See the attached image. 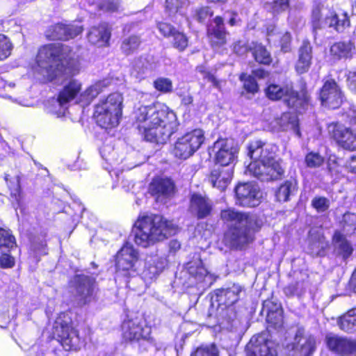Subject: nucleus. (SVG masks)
<instances>
[{
  "label": "nucleus",
  "instance_id": "3c124183",
  "mask_svg": "<svg viewBox=\"0 0 356 356\" xmlns=\"http://www.w3.org/2000/svg\"><path fill=\"white\" fill-rule=\"evenodd\" d=\"M323 158L318 153L310 152L305 158L307 166L316 168L320 166L323 163Z\"/></svg>",
  "mask_w": 356,
  "mask_h": 356
},
{
  "label": "nucleus",
  "instance_id": "423d86ee",
  "mask_svg": "<svg viewBox=\"0 0 356 356\" xmlns=\"http://www.w3.org/2000/svg\"><path fill=\"white\" fill-rule=\"evenodd\" d=\"M123 97L119 92H113L101 99L95 106L94 117L102 128L108 129L118 125L122 117Z\"/></svg>",
  "mask_w": 356,
  "mask_h": 356
},
{
  "label": "nucleus",
  "instance_id": "6e6d98bb",
  "mask_svg": "<svg viewBox=\"0 0 356 356\" xmlns=\"http://www.w3.org/2000/svg\"><path fill=\"white\" fill-rule=\"evenodd\" d=\"M268 3L272 5L274 13L285 10L289 7V0H272Z\"/></svg>",
  "mask_w": 356,
  "mask_h": 356
},
{
  "label": "nucleus",
  "instance_id": "ddd939ff",
  "mask_svg": "<svg viewBox=\"0 0 356 356\" xmlns=\"http://www.w3.org/2000/svg\"><path fill=\"white\" fill-rule=\"evenodd\" d=\"M216 161L225 168L231 167L237 159L238 147L233 139L220 138L213 147Z\"/></svg>",
  "mask_w": 356,
  "mask_h": 356
},
{
  "label": "nucleus",
  "instance_id": "b1692460",
  "mask_svg": "<svg viewBox=\"0 0 356 356\" xmlns=\"http://www.w3.org/2000/svg\"><path fill=\"white\" fill-rule=\"evenodd\" d=\"M167 260L158 254L147 256L145 260L143 276L145 280L156 278L165 268Z\"/></svg>",
  "mask_w": 356,
  "mask_h": 356
},
{
  "label": "nucleus",
  "instance_id": "79ce46f5",
  "mask_svg": "<svg viewBox=\"0 0 356 356\" xmlns=\"http://www.w3.org/2000/svg\"><path fill=\"white\" fill-rule=\"evenodd\" d=\"M140 44V38L136 35H131L122 40L121 49L124 54L130 55L138 48Z\"/></svg>",
  "mask_w": 356,
  "mask_h": 356
},
{
  "label": "nucleus",
  "instance_id": "393cba45",
  "mask_svg": "<svg viewBox=\"0 0 356 356\" xmlns=\"http://www.w3.org/2000/svg\"><path fill=\"white\" fill-rule=\"evenodd\" d=\"M270 124L274 131L292 130L298 136H300L298 120L295 114L284 113L281 117L275 118Z\"/></svg>",
  "mask_w": 356,
  "mask_h": 356
},
{
  "label": "nucleus",
  "instance_id": "c9c22d12",
  "mask_svg": "<svg viewBox=\"0 0 356 356\" xmlns=\"http://www.w3.org/2000/svg\"><path fill=\"white\" fill-rule=\"evenodd\" d=\"M353 48L354 44L351 42H336L331 46L330 52L334 59H340L349 57Z\"/></svg>",
  "mask_w": 356,
  "mask_h": 356
},
{
  "label": "nucleus",
  "instance_id": "7c9ffc66",
  "mask_svg": "<svg viewBox=\"0 0 356 356\" xmlns=\"http://www.w3.org/2000/svg\"><path fill=\"white\" fill-rule=\"evenodd\" d=\"M312 50L310 42L303 41L298 50V59L296 64V70L298 74H304L309 70L312 58Z\"/></svg>",
  "mask_w": 356,
  "mask_h": 356
},
{
  "label": "nucleus",
  "instance_id": "72a5a7b5",
  "mask_svg": "<svg viewBox=\"0 0 356 356\" xmlns=\"http://www.w3.org/2000/svg\"><path fill=\"white\" fill-rule=\"evenodd\" d=\"M334 250L344 259L348 257L353 252V248L346 237L340 232H335L332 237Z\"/></svg>",
  "mask_w": 356,
  "mask_h": 356
},
{
  "label": "nucleus",
  "instance_id": "a18cd8bd",
  "mask_svg": "<svg viewBox=\"0 0 356 356\" xmlns=\"http://www.w3.org/2000/svg\"><path fill=\"white\" fill-rule=\"evenodd\" d=\"M154 88L163 93H169L172 91V81L165 77H159L153 82Z\"/></svg>",
  "mask_w": 356,
  "mask_h": 356
},
{
  "label": "nucleus",
  "instance_id": "0e129e2a",
  "mask_svg": "<svg viewBox=\"0 0 356 356\" xmlns=\"http://www.w3.org/2000/svg\"><path fill=\"white\" fill-rule=\"evenodd\" d=\"M355 72H349L347 80L349 82L350 87L354 90L356 88V83H355L354 77L355 76Z\"/></svg>",
  "mask_w": 356,
  "mask_h": 356
},
{
  "label": "nucleus",
  "instance_id": "de8ad7c7",
  "mask_svg": "<svg viewBox=\"0 0 356 356\" xmlns=\"http://www.w3.org/2000/svg\"><path fill=\"white\" fill-rule=\"evenodd\" d=\"M191 356H218L215 345L199 347Z\"/></svg>",
  "mask_w": 356,
  "mask_h": 356
},
{
  "label": "nucleus",
  "instance_id": "e2e57ef3",
  "mask_svg": "<svg viewBox=\"0 0 356 356\" xmlns=\"http://www.w3.org/2000/svg\"><path fill=\"white\" fill-rule=\"evenodd\" d=\"M210 10L208 7L202 8L200 10L197 12V18L200 22H202L204 19L211 15Z\"/></svg>",
  "mask_w": 356,
  "mask_h": 356
},
{
  "label": "nucleus",
  "instance_id": "774afa93",
  "mask_svg": "<svg viewBox=\"0 0 356 356\" xmlns=\"http://www.w3.org/2000/svg\"><path fill=\"white\" fill-rule=\"evenodd\" d=\"M193 102V98L191 96H186L182 99V102L184 104H190Z\"/></svg>",
  "mask_w": 356,
  "mask_h": 356
},
{
  "label": "nucleus",
  "instance_id": "f3484780",
  "mask_svg": "<svg viewBox=\"0 0 356 356\" xmlns=\"http://www.w3.org/2000/svg\"><path fill=\"white\" fill-rule=\"evenodd\" d=\"M330 136L343 148L354 150L356 148V136L353 131L339 123H332L328 126Z\"/></svg>",
  "mask_w": 356,
  "mask_h": 356
},
{
  "label": "nucleus",
  "instance_id": "c85d7f7f",
  "mask_svg": "<svg viewBox=\"0 0 356 356\" xmlns=\"http://www.w3.org/2000/svg\"><path fill=\"white\" fill-rule=\"evenodd\" d=\"M242 291L243 288L240 285L234 284L231 287L219 290L217 293V300L219 305L228 308L238 300Z\"/></svg>",
  "mask_w": 356,
  "mask_h": 356
},
{
  "label": "nucleus",
  "instance_id": "c03bdc74",
  "mask_svg": "<svg viewBox=\"0 0 356 356\" xmlns=\"http://www.w3.org/2000/svg\"><path fill=\"white\" fill-rule=\"evenodd\" d=\"M13 45L10 39L3 34H0V61L8 58L12 52Z\"/></svg>",
  "mask_w": 356,
  "mask_h": 356
},
{
  "label": "nucleus",
  "instance_id": "5701e85b",
  "mask_svg": "<svg viewBox=\"0 0 356 356\" xmlns=\"http://www.w3.org/2000/svg\"><path fill=\"white\" fill-rule=\"evenodd\" d=\"M73 283L80 300L83 303L90 302L95 288V280L87 275H79L74 277Z\"/></svg>",
  "mask_w": 356,
  "mask_h": 356
},
{
  "label": "nucleus",
  "instance_id": "58836bf2",
  "mask_svg": "<svg viewBox=\"0 0 356 356\" xmlns=\"http://www.w3.org/2000/svg\"><path fill=\"white\" fill-rule=\"evenodd\" d=\"M4 179L10 191L11 195L19 202L21 195L20 175L17 174L14 176H11L9 174H6Z\"/></svg>",
  "mask_w": 356,
  "mask_h": 356
},
{
  "label": "nucleus",
  "instance_id": "a211bd4d",
  "mask_svg": "<svg viewBox=\"0 0 356 356\" xmlns=\"http://www.w3.org/2000/svg\"><path fill=\"white\" fill-rule=\"evenodd\" d=\"M149 191L157 202L165 203L175 194L174 182L168 178L154 179L149 184Z\"/></svg>",
  "mask_w": 356,
  "mask_h": 356
},
{
  "label": "nucleus",
  "instance_id": "4468645a",
  "mask_svg": "<svg viewBox=\"0 0 356 356\" xmlns=\"http://www.w3.org/2000/svg\"><path fill=\"white\" fill-rule=\"evenodd\" d=\"M277 147L259 140L251 141L248 145V155L252 161L269 163H281L276 159Z\"/></svg>",
  "mask_w": 356,
  "mask_h": 356
},
{
  "label": "nucleus",
  "instance_id": "f257e3e1",
  "mask_svg": "<svg viewBox=\"0 0 356 356\" xmlns=\"http://www.w3.org/2000/svg\"><path fill=\"white\" fill-rule=\"evenodd\" d=\"M135 117L145 139L157 143H165L178 126L175 113L160 103L140 106Z\"/></svg>",
  "mask_w": 356,
  "mask_h": 356
},
{
  "label": "nucleus",
  "instance_id": "bf43d9fd",
  "mask_svg": "<svg viewBox=\"0 0 356 356\" xmlns=\"http://www.w3.org/2000/svg\"><path fill=\"white\" fill-rule=\"evenodd\" d=\"M15 264V259L10 254L3 253L0 257V266L2 268H11Z\"/></svg>",
  "mask_w": 356,
  "mask_h": 356
},
{
  "label": "nucleus",
  "instance_id": "4d7b16f0",
  "mask_svg": "<svg viewBox=\"0 0 356 356\" xmlns=\"http://www.w3.org/2000/svg\"><path fill=\"white\" fill-rule=\"evenodd\" d=\"M158 29L161 34L165 37H170L174 35L176 30L170 24L164 22H160L158 24Z\"/></svg>",
  "mask_w": 356,
  "mask_h": 356
},
{
  "label": "nucleus",
  "instance_id": "09e8293b",
  "mask_svg": "<svg viewBox=\"0 0 356 356\" xmlns=\"http://www.w3.org/2000/svg\"><path fill=\"white\" fill-rule=\"evenodd\" d=\"M240 79L243 81L244 88L248 92L254 93L257 91L258 86L254 77L251 76H247L246 74H242Z\"/></svg>",
  "mask_w": 356,
  "mask_h": 356
},
{
  "label": "nucleus",
  "instance_id": "9d476101",
  "mask_svg": "<svg viewBox=\"0 0 356 356\" xmlns=\"http://www.w3.org/2000/svg\"><path fill=\"white\" fill-rule=\"evenodd\" d=\"M204 140V133L202 129H193L177 140L172 153L179 159H186L201 147Z\"/></svg>",
  "mask_w": 356,
  "mask_h": 356
},
{
  "label": "nucleus",
  "instance_id": "0eeeda50",
  "mask_svg": "<svg viewBox=\"0 0 356 356\" xmlns=\"http://www.w3.org/2000/svg\"><path fill=\"white\" fill-rule=\"evenodd\" d=\"M54 334L66 350H76L83 344L78 331L72 325V321L67 314L61 313L53 325Z\"/></svg>",
  "mask_w": 356,
  "mask_h": 356
},
{
  "label": "nucleus",
  "instance_id": "f704fd0d",
  "mask_svg": "<svg viewBox=\"0 0 356 356\" xmlns=\"http://www.w3.org/2000/svg\"><path fill=\"white\" fill-rule=\"evenodd\" d=\"M152 71V66L145 58H138L132 63L131 74L137 79H143Z\"/></svg>",
  "mask_w": 356,
  "mask_h": 356
},
{
  "label": "nucleus",
  "instance_id": "f03ea898",
  "mask_svg": "<svg viewBox=\"0 0 356 356\" xmlns=\"http://www.w3.org/2000/svg\"><path fill=\"white\" fill-rule=\"evenodd\" d=\"M71 51L60 44H47L40 48L33 70L48 81L70 72Z\"/></svg>",
  "mask_w": 356,
  "mask_h": 356
},
{
  "label": "nucleus",
  "instance_id": "aec40b11",
  "mask_svg": "<svg viewBox=\"0 0 356 356\" xmlns=\"http://www.w3.org/2000/svg\"><path fill=\"white\" fill-rule=\"evenodd\" d=\"M83 31L81 26L77 24L65 25L57 23L50 26L45 32L49 40H68L79 35Z\"/></svg>",
  "mask_w": 356,
  "mask_h": 356
},
{
  "label": "nucleus",
  "instance_id": "39448f33",
  "mask_svg": "<svg viewBox=\"0 0 356 356\" xmlns=\"http://www.w3.org/2000/svg\"><path fill=\"white\" fill-rule=\"evenodd\" d=\"M109 84L110 82L107 79L99 81L80 93L81 83L77 80H71L59 92L56 102L59 105L60 108L55 113L58 117L64 115L66 111V104L72 100H75L76 103L82 104L83 106L90 104Z\"/></svg>",
  "mask_w": 356,
  "mask_h": 356
},
{
  "label": "nucleus",
  "instance_id": "1a4fd4ad",
  "mask_svg": "<svg viewBox=\"0 0 356 356\" xmlns=\"http://www.w3.org/2000/svg\"><path fill=\"white\" fill-rule=\"evenodd\" d=\"M323 6L321 3L316 4L312 9L311 23L314 31H316L327 25L333 28L339 33L343 32L350 26V21L347 14L343 13L341 17L334 12H330L324 19L322 17V9Z\"/></svg>",
  "mask_w": 356,
  "mask_h": 356
},
{
  "label": "nucleus",
  "instance_id": "dca6fc26",
  "mask_svg": "<svg viewBox=\"0 0 356 356\" xmlns=\"http://www.w3.org/2000/svg\"><path fill=\"white\" fill-rule=\"evenodd\" d=\"M236 204L242 207H254L260 203L261 193L252 183L239 184L235 188Z\"/></svg>",
  "mask_w": 356,
  "mask_h": 356
},
{
  "label": "nucleus",
  "instance_id": "20e7f679",
  "mask_svg": "<svg viewBox=\"0 0 356 356\" xmlns=\"http://www.w3.org/2000/svg\"><path fill=\"white\" fill-rule=\"evenodd\" d=\"M132 232L138 246L147 248L176 232V227L161 216H145L135 222Z\"/></svg>",
  "mask_w": 356,
  "mask_h": 356
},
{
  "label": "nucleus",
  "instance_id": "ea45409f",
  "mask_svg": "<svg viewBox=\"0 0 356 356\" xmlns=\"http://www.w3.org/2000/svg\"><path fill=\"white\" fill-rule=\"evenodd\" d=\"M188 6V0H165V9L170 15H184Z\"/></svg>",
  "mask_w": 356,
  "mask_h": 356
},
{
  "label": "nucleus",
  "instance_id": "bb28decb",
  "mask_svg": "<svg viewBox=\"0 0 356 356\" xmlns=\"http://www.w3.org/2000/svg\"><path fill=\"white\" fill-rule=\"evenodd\" d=\"M232 175V167L218 166L212 170L209 181L213 187L224 191L230 183Z\"/></svg>",
  "mask_w": 356,
  "mask_h": 356
},
{
  "label": "nucleus",
  "instance_id": "49530a36",
  "mask_svg": "<svg viewBox=\"0 0 356 356\" xmlns=\"http://www.w3.org/2000/svg\"><path fill=\"white\" fill-rule=\"evenodd\" d=\"M173 47L179 51H184L188 46V39L186 36L177 31L172 35Z\"/></svg>",
  "mask_w": 356,
  "mask_h": 356
},
{
  "label": "nucleus",
  "instance_id": "4c0bfd02",
  "mask_svg": "<svg viewBox=\"0 0 356 356\" xmlns=\"http://www.w3.org/2000/svg\"><path fill=\"white\" fill-rule=\"evenodd\" d=\"M356 310L351 309L338 321L339 327L347 332H353L355 330Z\"/></svg>",
  "mask_w": 356,
  "mask_h": 356
},
{
  "label": "nucleus",
  "instance_id": "338daca9",
  "mask_svg": "<svg viewBox=\"0 0 356 356\" xmlns=\"http://www.w3.org/2000/svg\"><path fill=\"white\" fill-rule=\"evenodd\" d=\"M106 149H111V147H108V146H104V147H103L101 149V150H100V153H101V154H102V157H103L105 160H106V161H110V159H109V158H108V157L106 156Z\"/></svg>",
  "mask_w": 356,
  "mask_h": 356
},
{
  "label": "nucleus",
  "instance_id": "9b49d317",
  "mask_svg": "<svg viewBox=\"0 0 356 356\" xmlns=\"http://www.w3.org/2000/svg\"><path fill=\"white\" fill-rule=\"evenodd\" d=\"M151 332V327L146 325L140 316H128L122 324V334L125 340L139 341L146 339Z\"/></svg>",
  "mask_w": 356,
  "mask_h": 356
},
{
  "label": "nucleus",
  "instance_id": "a878e982",
  "mask_svg": "<svg viewBox=\"0 0 356 356\" xmlns=\"http://www.w3.org/2000/svg\"><path fill=\"white\" fill-rule=\"evenodd\" d=\"M316 340L313 336L299 337L296 335L291 345L293 356H310L316 350Z\"/></svg>",
  "mask_w": 356,
  "mask_h": 356
},
{
  "label": "nucleus",
  "instance_id": "680f3d73",
  "mask_svg": "<svg viewBox=\"0 0 356 356\" xmlns=\"http://www.w3.org/2000/svg\"><path fill=\"white\" fill-rule=\"evenodd\" d=\"M275 314L273 312H268V315H267V319L269 322H272L273 323V316ZM276 321L275 322H273V323L276 325H281L282 324V312L281 311H277L276 312Z\"/></svg>",
  "mask_w": 356,
  "mask_h": 356
},
{
  "label": "nucleus",
  "instance_id": "f8f14e48",
  "mask_svg": "<svg viewBox=\"0 0 356 356\" xmlns=\"http://www.w3.org/2000/svg\"><path fill=\"white\" fill-rule=\"evenodd\" d=\"M281 163H269L252 161L248 166L246 173L263 181L280 179L284 174Z\"/></svg>",
  "mask_w": 356,
  "mask_h": 356
},
{
  "label": "nucleus",
  "instance_id": "13d9d810",
  "mask_svg": "<svg viewBox=\"0 0 356 356\" xmlns=\"http://www.w3.org/2000/svg\"><path fill=\"white\" fill-rule=\"evenodd\" d=\"M302 284L296 282L295 284H291L284 288V293L287 296L300 295L302 292Z\"/></svg>",
  "mask_w": 356,
  "mask_h": 356
},
{
  "label": "nucleus",
  "instance_id": "603ef678",
  "mask_svg": "<svg viewBox=\"0 0 356 356\" xmlns=\"http://www.w3.org/2000/svg\"><path fill=\"white\" fill-rule=\"evenodd\" d=\"M102 10L108 11V12H115L117 11L120 8V1L119 0H104L100 6Z\"/></svg>",
  "mask_w": 356,
  "mask_h": 356
},
{
  "label": "nucleus",
  "instance_id": "69168bd1",
  "mask_svg": "<svg viewBox=\"0 0 356 356\" xmlns=\"http://www.w3.org/2000/svg\"><path fill=\"white\" fill-rule=\"evenodd\" d=\"M254 74L259 78H264L266 76V72L263 70H258L254 71Z\"/></svg>",
  "mask_w": 356,
  "mask_h": 356
},
{
  "label": "nucleus",
  "instance_id": "8fccbe9b",
  "mask_svg": "<svg viewBox=\"0 0 356 356\" xmlns=\"http://www.w3.org/2000/svg\"><path fill=\"white\" fill-rule=\"evenodd\" d=\"M312 205L318 212L326 211L330 207V201L324 197H315L312 201Z\"/></svg>",
  "mask_w": 356,
  "mask_h": 356
},
{
  "label": "nucleus",
  "instance_id": "37998d69",
  "mask_svg": "<svg viewBox=\"0 0 356 356\" xmlns=\"http://www.w3.org/2000/svg\"><path fill=\"white\" fill-rule=\"evenodd\" d=\"M16 243L15 237L11 233L0 227V250L3 252L9 250L15 247Z\"/></svg>",
  "mask_w": 356,
  "mask_h": 356
},
{
  "label": "nucleus",
  "instance_id": "052dcab7",
  "mask_svg": "<svg viewBox=\"0 0 356 356\" xmlns=\"http://www.w3.org/2000/svg\"><path fill=\"white\" fill-rule=\"evenodd\" d=\"M197 70L203 74L204 78L207 79L209 81L211 82L213 85L216 87H218V82L213 74H211L209 72H206L204 70V67L200 66L197 68Z\"/></svg>",
  "mask_w": 356,
  "mask_h": 356
},
{
  "label": "nucleus",
  "instance_id": "2eb2a0df",
  "mask_svg": "<svg viewBox=\"0 0 356 356\" xmlns=\"http://www.w3.org/2000/svg\"><path fill=\"white\" fill-rule=\"evenodd\" d=\"M138 261V252L134 246L125 243L117 252L115 266L117 271L123 275H127L136 270V264Z\"/></svg>",
  "mask_w": 356,
  "mask_h": 356
},
{
  "label": "nucleus",
  "instance_id": "cd10ccee",
  "mask_svg": "<svg viewBox=\"0 0 356 356\" xmlns=\"http://www.w3.org/2000/svg\"><path fill=\"white\" fill-rule=\"evenodd\" d=\"M328 348L339 354L348 355L355 348V343L346 338L329 334L326 338Z\"/></svg>",
  "mask_w": 356,
  "mask_h": 356
},
{
  "label": "nucleus",
  "instance_id": "6ab92c4d",
  "mask_svg": "<svg viewBox=\"0 0 356 356\" xmlns=\"http://www.w3.org/2000/svg\"><path fill=\"white\" fill-rule=\"evenodd\" d=\"M247 356H277L275 343L262 336L252 337L247 346Z\"/></svg>",
  "mask_w": 356,
  "mask_h": 356
},
{
  "label": "nucleus",
  "instance_id": "e433bc0d",
  "mask_svg": "<svg viewBox=\"0 0 356 356\" xmlns=\"http://www.w3.org/2000/svg\"><path fill=\"white\" fill-rule=\"evenodd\" d=\"M296 191V184L294 181H284L277 190L275 196L279 202H286L291 195Z\"/></svg>",
  "mask_w": 356,
  "mask_h": 356
},
{
  "label": "nucleus",
  "instance_id": "864d4df0",
  "mask_svg": "<svg viewBox=\"0 0 356 356\" xmlns=\"http://www.w3.org/2000/svg\"><path fill=\"white\" fill-rule=\"evenodd\" d=\"M291 33L289 32H285L280 39V47L283 52L286 53L291 51Z\"/></svg>",
  "mask_w": 356,
  "mask_h": 356
},
{
  "label": "nucleus",
  "instance_id": "412c9836",
  "mask_svg": "<svg viewBox=\"0 0 356 356\" xmlns=\"http://www.w3.org/2000/svg\"><path fill=\"white\" fill-rule=\"evenodd\" d=\"M320 98L323 106L332 109L339 107L342 102L341 90L334 81H327L324 83Z\"/></svg>",
  "mask_w": 356,
  "mask_h": 356
},
{
  "label": "nucleus",
  "instance_id": "a19ab883",
  "mask_svg": "<svg viewBox=\"0 0 356 356\" xmlns=\"http://www.w3.org/2000/svg\"><path fill=\"white\" fill-rule=\"evenodd\" d=\"M252 44L253 47L252 51L256 61L264 65L269 64L272 58L266 49L261 44L252 43Z\"/></svg>",
  "mask_w": 356,
  "mask_h": 356
},
{
  "label": "nucleus",
  "instance_id": "c756f323",
  "mask_svg": "<svg viewBox=\"0 0 356 356\" xmlns=\"http://www.w3.org/2000/svg\"><path fill=\"white\" fill-rule=\"evenodd\" d=\"M111 38V31L106 24L93 26L88 33V41L98 47H104L108 44Z\"/></svg>",
  "mask_w": 356,
  "mask_h": 356
},
{
  "label": "nucleus",
  "instance_id": "473e14b6",
  "mask_svg": "<svg viewBox=\"0 0 356 356\" xmlns=\"http://www.w3.org/2000/svg\"><path fill=\"white\" fill-rule=\"evenodd\" d=\"M208 33L211 35L212 42L217 45H222L225 43L226 32L225 31L223 20L220 17H216L213 23L208 28Z\"/></svg>",
  "mask_w": 356,
  "mask_h": 356
},
{
  "label": "nucleus",
  "instance_id": "4be33fe9",
  "mask_svg": "<svg viewBox=\"0 0 356 356\" xmlns=\"http://www.w3.org/2000/svg\"><path fill=\"white\" fill-rule=\"evenodd\" d=\"M213 203L207 197L200 194H193L190 199L189 211L197 219L208 217L212 211Z\"/></svg>",
  "mask_w": 356,
  "mask_h": 356
},
{
  "label": "nucleus",
  "instance_id": "7ed1b4c3",
  "mask_svg": "<svg viewBox=\"0 0 356 356\" xmlns=\"http://www.w3.org/2000/svg\"><path fill=\"white\" fill-rule=\"evenodd\" d=\"M220 218L229 227L226 240L235 248H241L252 241V234L260 227L256 216L233 208L222 210Z\"/></svg>",
  "mask_w": 356,
  "mask_h": 356
},
{
  "label": "nucleus",
  "instance_id": "2f4dec72",
  "mask_svg": "<svg viewBox=\"0 0 356 356\" xmlns=\"http://www.w3.org/2000/svg\"><path fill=\"white\" fill-rule=\"evenodd\" d=\"M186 269L189 275L193 277L197 283L202 282L208 273L207 268L204 266L198 254H196L192 261L186 264Z\"/></svg>",
  "mask_w": 356,
  "mask_h": 356
},
{
  "label": "nucleus",
  "instance_id": "6e6552de",
  "mask_svg": "<svg viewBox=\"0 0 356 356\" xmlns=\"http://www.w3.org/2000/svg\"><path fill=\"white\" fill-rule=\"evenodd\" d=\"M266 96L272 100L284 98L287 105L301 113L308 106L309 97L305 90L297 92L293 90L292 86L286 85L282 87L276 84H270L266 90Z\"/></svg>",
  "mask_w": 356,
  "mask_h": 356
},
{
  "label": "nucleus",
  "instance_id": "5fc2aeb1",
  "mask_svg": "<svg viewBox=\"0 0 356 356\" xmlns=\"http://www.w3.org/2000/svg\"><path fill=\"white\" fill-rule=\"evenodd\" d=\"M252 46H248V44L243 41H238L234 43L233 46L234 51L238 55H243L249 50H252Z\"/></svg>",
  "mask_w": 356,
  "mask_h": 356
}]
</instances>
